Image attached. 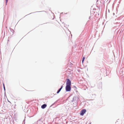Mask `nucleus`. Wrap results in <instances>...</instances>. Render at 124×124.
I'll list each match as a JSON object with an SVG mask.
<instances>
[{"instance_id": "2", "label": "nucleus", "mask_w": 124, "mask_h": 124, "mask_svg": "<svg viewBox=\"0 0 124 124\" xmlns=\"http://www.w3.org/2000/svg\"><path fill=\"white\" fill-rule=\"evenodd\" d=\"M86 110L85 109H83L81 111L80 114L81 115L83 116L84 114L85 113Z\"/></svg>"}, {"instance_id": "8", "label": "nucleus", "mask_w": 124, "mask_h": 124, "mask_svg": "<svg viewBox=\"0 0 124 124\" xmlns=\"http://www.w3.org/2000/svg\"><path fill=\"white\" fill-rule=\"evenodd\" d=\"M8 0H6V3H7V2H8Z\"/></svg>"}, {"instance_id": "5", "label": "nucleus", "mask_w": 124, "mask_h": 124, "mask_svg": "<svg viewBox=\"0 0 124 124\" xmlns=\"http://www.w3.org/2000/svg\"><path fill=\"white\" fill-rule=\"evenodd\" d=\"M85 59V57H83V59L82 60V62L83 63V62L84 61V60Z\"/></svg>"}, {"instance_id": "6", "label": "nucleus", "mask_w": 124, "mask_h": 124, "mask_svg": "<svg viewBox=\"0 0 124 124\" xmlns=\"http://www.w3.org/2000/svg\"><path fill=\"white\" fill-rule=\"evenodd\" d=\"M62 86L59 89V90L60 91L62 89Z\"/></svg>"}, {"instance_id": "3", "label": "nucleus", "mask_w": 124, "mask_h": 124, "mask_svg": "<svg viewBox=\"0 0 124 124\" xmlns=\"http://www.w3.org/2000/svg\"><path fill=\"white\" fill-rule=\"evenodd\" d=\"M46 106L47 105L46 104H44L42 106L41 108L43 109H44L46 107Z\"/></svg>"}, {"instance_id": "9", "label": "nucleus", "mask_w": 124, "mask_h": 124, "mask_svg": "<svg viewBox=\"0 0 124 124\" xmlns=\"http://www.w3.org/2000/svg\"><path fill=\"white\" fill-rule=\"evenodd\" d=\"M3 85L4 88V89H5V86H4V84H3Z\"/></svg>"}, {"instance_id": "1", "label": "nucleus", "mask_w": 124, "mask_h": 124, "mask_svg": "<svg viewBox=\"0 0 124 124\" xmlns=\"http://www.w3.org/2000/svg\"><path fill=\"white\" fill-rule=\"evenodd\" d=\"M66 91H70L71 89V82L69 79H67L66 83Z\"/></svg>"}, {"instance_id": "7", "label": "nucleus", "mask_w": 124, "mask_h": 124, "mask_svg": "<svg viewBox=\"0 0 124 124\" xmlns=\"http://www.w3.org/2000/svg\"><path fill=\"white\" fill-rule=\"evenodd\" d=\"M60 91L59 90H58L57 92V93H59Z\"/></svg>"}, {"instance_id": "10", "label": "nucleus", "mask_w": 124, "mask_h": 124, "mask_svg": "<svg viewBox=\"0 0 124 124\" xmlns=\"http://www.w3.org/2000/svg\"><path fill=\"white\" fill-rule=\"evenodd\" d=\"M89 124H91V123H90Z\"/></svg>"}, {"instance_id": "4", "label": "nucleus", "mask_w": 124, "mask_h": 124, "mask_svg": "<svg viewBox=\"0 0 124 124\" xmlns=\"http://www.w3.org/2000/svg\"><path fill=\"white\" fill-rule=\"evenodd\" d=\"M116 124H121V122L120 120L118 119L116 122Z\"/></svg>"}]
</instances>
